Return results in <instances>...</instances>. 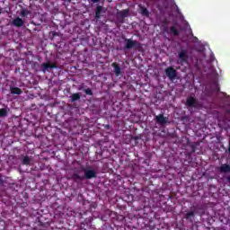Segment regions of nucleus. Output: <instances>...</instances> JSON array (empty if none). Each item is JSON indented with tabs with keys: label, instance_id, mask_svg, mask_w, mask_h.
I'll return each mask as SVG.
<instances>
[{
	"label": "nucleus",
	"instance_id": "obj_18",
	"mask_svg": "<svg viewBox=\"0 0 230 230\" xmlns=\"http://www.w3.org/2000/svg\"><path fill=\"white\" fill-rule=\"evenodd\" d=\"M100 10H102V7H98V8H97V12H96V17H97V19H99V17H100Z\"/></svg>",
	"mask_w": 230,
	"mask_h": 230
},
{
	"label": "nucleus",
	"instance_id": "obj_12",
	"mask_svg": "<svg viewBox=\"0 0 230 230\" xmlns=\"http://www.w3.org/2000/svg\"><path fill=\"white\" fill-rule=\"evenodd\" d=\"M76 100H80V94L74 93L73 95H71V101L72 102H76Z\"/></svg>",
	"mask_w": 230,
	"mask_h": 230
},
{
	"label": "nucleus",
	"instance_id": "obj_20",
	"mask_svg": "<svg viewBox=\"0 0 230 230\" xmlns=\"http://www.w3.org/2000/svg\"><path fill=\"white\" fill-rule=\"evenodd\" d=\"M85 93L91 96L93 94V91H91V89H86Z\"/></svg>",
	"mask_w": 230,
	"mask_h": 230
},
{
	"label": "nucleus",
	"instance_id": "obj_6",
	"mask_svg": "<svg viewBox=\"0 0 230 230\" xmlns=\"http://www.w3.org/2000/svg\"><path fill=\"white\" fill-rule=\"evenodd\" d=\"M166 3L170 8H173L177 12H179V6L176 5L175 0H166Z\"/></svg>",
	"mask_w": 230,
	"mask_h": 230
},
{
	"label": "nucleus",
	"instance_id": "obj_10",
	"mask_svg": "<svg viewBox=\"0 0 230 230\" xmlns=\"http://www.w3.org/2000/svg\"><path fill=\"white\" fill-rule=\"evenodd\" d=\"M22 91L20 88L17 87H12L11 88V94H22Z\"/></svg>",
	"mask_w": 230,
	"mask_h": 230
},
{
	"label": "nucleus",
	"instance_id": "obj_3",
	"mask_svg": "<svg viewBox=\"0 0 230 230\" xmlns=\"http://www.w3.org/2000/svg\"><path fill=\"white\" fill-rule=\"evenodd\" d=\"M84 177L85 179H93L96 177V172H94L93 170H86L84 172Z\"/></svg>",
	"mask_w": 230,
	"mask_h": 230
},
{
	"label": "nucleus",
	"instance_id": "obj_2",
	"mask_svg": "<svg viewBox=\"0 0 230 230\" xmlns=\"http://www.w3.org/2000/svg\"><path fill=\"white\" fill-rule=\"evenodd\" d=\"M166 75L171 79L173 80L177 75V71L175 69L169 67L165 70Z\"/></svg>",
	"mask_w": 230,
	"mask_h": 230
},
{
	"label": "nucleus",
	"instance_id": "obj_13",
	"mask_svg": "<svg viewBox=\"0 0 230 230\" xmlns=\"http://www.w3.org/2000/svg\"><path fill=\"white\" fill-rule=\"evenodd\" d=\"M54 66H51L50 64H43V71H46V69L53 68Z\"/></svg>",
	"mask_w": 230,
	"mask_h": 230
},
{
	"label": "nucleus",
	"instance_id": "obj_4",
	"mask_svg": "<svg viewBox=\"0 0 230 230\" xmlns=\"http://www.w3.org/2000/svg\"><path fill=\"white\" fill-rule=\"evenodd\" d=\"M137 46H139V43H137V41H132L130 40H128L126 41V48L128 49H130V48H137Z\"/></svg>",
	"mask_w": 230,
	"mask_h": 230
},
{
	"label": "nucleus",
	"instance_id": "obj_17",
	"mask_svg": "<svg viewBox=\"0 0 230 230\" xmlns=\"http://www.w3.org/2000/svg\"><path fill=\"white\" fill-rule=\"evenodd\" d=\"M171 31L172 33L175 34V35H179V32L177 31V30L175 29V27H172L171 28Z\"/></svg>",
	"mask_w": 230,
	"mask_h": 230
},
{
	"label": "nucleus",
	"instance_id": "obj_14",
	"mask_svg": "<svg viewBox=\"0 0 230 230\" xmlns=\"http://www.w3.org/2000/svg\"><path fill=\"white\" fill-rule=\"evenodd\" d=\"M6 114H8V111H6V109L0 110V117L6 116Z\"/></svg>",
	"mask_w": 230,
	"mask_h": 230
},
{
	"label": "nucleus",
	"instance_id": "obj_21",
	"mask_svg": "<svg viewBox=\"0 0 230 230\" xmlns=\"http://www.w3.org/2000/svg\"><path fill=\"white\" fill-rule=\"evenodd\" d=\"M193 216V212H190L188 215H187V218H190V217Z\"/></svg>",
	"mask_w": 230,
	"mask_h": 230
},
{
	"label": "nucleus",
	"instance_id": "obj_16",
	"mask_svg": "<svg viewBox=\"0 0 230 230\" xmlns=\"http://www.w3.org/2000/svg\"><path fill=\"white\" fill-rule=\"evenodd\" d=\"M120 15H122V17H127V15H128V11L124 10V11L120 12Z\"/></svg>",
	"mask_w": 230,
	"mask_h": 230
},
{
	"label": "nucleus",
	"instance_id": "obj_9",
	"mask_svg": "<svg viewBox=\"0 0 230 230\" xmlns=\"http://www.w3.org/2000/svg\"><path fill=\"white\" fill-rule=\"evenodd\" d=\"M112 66L114 67V73L117 76H119V75H121V68H119L116 63H113Z\"/></svg>",
	"mask_w": 230,
	"mask_h": 230
},
{
	"label": "nucleus",
	"instance_id": "obj_8",
	"mask_svg": "<svg viewBox=\"0 0 230 230\" xmlns=\"http://www.w3.org/2000/svg\"><path fill=\"white\" fill-rule=\"evenodd\" d=\"M14 26H22V24H24V22L22 21V19L21 18H15L13 21Z\"/></svg>",
	"mask_w": 230,
	"mask_h": 230
},
{
	"label": "nucleus",
	"instance_id": "obj_7",
	"mask_svg": "<svg viewBox=\"0 0 230 230\" xmlns=\"http://www.w3.org/2000/svg\"><path fill=\"white\" fill-rule=\"evenodd\" d=\"M187 105H189V107H197V101L193 97H189L187 100Z\"/></svg>",
	"mask_w": 230,
	"mask_h": 230
},
{
	"label": "nucleus",
	"instance_id": "obj_1",
	"mask_svg": "<svg viewBox=\"0 0 230 230\" xmlns=\"http://www.w3.org/2000/svg\"><path fill=\"white\" fill-rule=\"evenodd\" d=\"M188 60H190V52H188V50L181 49L178 52V64H181V66L188 64Z\"/></svg>",
	"mask_w": 230,
	"mask_h": 230
},
{
	"label": "nucleus",
	"instance_id": "obj_11",
	"mask_svg": "<svg viewBox=\"0 0 230 230\" xmlns=\"http://www.w3.org/2000/svg\"><path fill=\"white\" fill-rule=\"evenodd\" d=\"M220 172H230V166L227 164H223L220 167Z\"/></svg>",
	"mask_w": 230,
	"mask_h": 230
},
{
	"label": "nucleus",
	"instance_id": "obj_15",
	"mask_svg": "<svg viewBox=\"0 0 230 230\" xmlns=\"http://www.w3.org/2000/svg\"><path fill=\"white\" fill-rule=\"evenodd\" d=\"M30 157L28 156H25L23 159H22V164H30Z\"/></svg>",
	"mask_w": 230,
	"mask_h": 230
},
{
	"label": "nucleus",
	"instance_id": "obj_23",
	"mask_svg": "<svg viewBox=\"0 0 230 230\" xmlns=\"http://www.w3.org/2000/svg\"><path fill=\"white\" fill-rule=\"evenodd\" d=\"M22 15H26V13H24V11L22 12Z\"/></svg>",
	"mask_w": 230,
	"mask_h": 230
},
{
	"label": "nucleus",
	"instance_id": "obj_22",
	"mask_svg": "<svg viewBox=\"0 0 230 230\" xmlns=\"http://www.w3.org/2000/svg\"><path fill=\"white\" fill-rule=\"evenodd\" d=\"M93 1V3H98V1H100V0H92Z\"/></svg>",
	"mask_w": 230,
	"mask_h": 230
},
{
	"label": "nucleus",
	"instance_id": "obj_19",
	"mask_svg": "<svg viewBox=\"0 0 230 230\" xmlns=\"http://www.w3.org/2000/svg\"><path fill=\"white\" fill-rule=\"evenodd\" d=\"M143 15H148V11L146 8L142 9Z\"/></svg>",
	"mask_w": 230,
	"mask_h": 230
},
{
	"label": "nucleus",
	"instance_id": "obj_5",
	"mask_svg": "<svg viewBox=\"0 0 230 230\" xmlns=\"http://www.w3.org/2000/svg\"><path fill=\"white\" fill-rule=\"evenodd\" d=\"M157 123H160V125H164V123L168 122V119L164 118L163 115H158L155 117Z\"/></svg>",
	"mask_w": 230,
	"mask_h": 230
}]
</instances>
